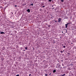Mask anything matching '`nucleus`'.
<instances>
[{"label": "nucleus", "instance_id": "nucleus-6", "mask_svg": "<svg viewBox=\"0 0 76 76\" xmlns=\"http://www.w3.org/2000/svg\"><path fill=\"white\" fill-rule=\"evenodd\" d=\"M0 34H4V32L3 31H2L1 32H0Z\"/></svg>", "mask_w": 76, "mask_h": 76}, {"label": "nucleus", "instance_id": "nucleus-9", "mask_svg": "<svg viewBox=\"0 0 76 76\" xmlns=\"http://www.w3.org/2000/svg\"><path fill=\"white\" fill-rule=\"evenodd\" d=\"M65 75H66V74H64L63 75H61V76H65Z\"/></svg>", "mask_w": 76, "mask_h": 76}, {"label": "nucleus", "instance_id": "nucleus-26", "mask_svg": "<svg viewBox=\"0 0 76 76\" xmlns=\"http://www.w3.org/2000/svg\"><path fill=\"white\" fill-rule=\"evenodd\" d=\"M72 44H73V43H71Z\"/></svg>", "mask_w": 76, "mask_h": 76}, {"label": "nucleus", "instance_id": "nucleus-24", "mask_svg": "<svg viewBox=\"0 0 76 76\" xmlns=\"http://www.w3.org/2000/svg\"><path fill=\"white\" fill-rule=\"evenodd\" d=\"M56 68H57V66H56Z\"/></svg>", "mask_w": 76, "mask_h": 76}, {"label": "nucleus", "instance_id": "nucleus-27", "mask_svg": "<svg viewBox=\"0 0 76 76\" xmlns=\"http://www.w3.org/2000/svg\"><path fill=\"white\" fill-rule=\"evenodd\" d=\"M54 9V8H53V9Z\"/></svg>", "mask_w": 76, "mask_h": 76}, {"label": "nucleus", "instance_id": "nucleus-13", "mask_svg": "<svg viewBox=\"0 0 76 76\" xmlns=\"http://www.w3.org/2000/svg\"><path fill=\"white\" fill-rule=\"evenodd\" d=\"M70 23H67L66 24H67V25H68L69 24H70Z\"/></svg>", "mask_w": 76, "mask_h": 76}, {"label": "nucleus", "instance_id": "nucleus-23", "mask_svg": "<svg viewBox=\"0 0 76 76\" xmlns=\"http://www.w3.org/2000/svg\"><path fill=\"white\" fill-rule=\"evenodd\" d=\"M31 74H30L29 75V76H31Z\"/></svg>", "mask_w": 76, "mask_h": 76}, {"label": "nucleus", "instance_id": "nucleus-14", "mask_svg": "<svg viewBox=\"0 0 76 76\" xmlns=\"http://www.w3.org/2000/svg\"><path fill=\"white\" fill-rule=\"evenodd\" d=\"M63 47L64 48H66V46H63Z\"/></svg>", "mask_w": 76, "mask_h": 76}, {"label": "nucleus", "instance_id": "nucleus-28", "mask_svg": "<svg viewBox=\"0 0 76 76\" xmlns=\"http://www.w3.org/2000/svg\"><path fill=\"white\" fill-rule=\"evenodd\" d=\"M62 33H63V31L62 32Z\"/></svg>", "mask_w": 76, "mask_h": 76}, {"label": "nucleus", "instance_id": "nucleus-34", "mask_svg": "<svg viewBox=\"0 0 76 76\" xmlns=\"http://www.w3.org/2000/svg\"><path fill=\"white\" fill-rule=\"evenodd\" d=\"M70 76V75H69Z\"/></svg>", "mask_w": 76, "mask_h": 76}, {"label": "nucleus", "instance_id": "nucleus-2", "mask_svg": "<svg viewBox=\"0 0 76 76\" xmlns=\"http://www.w3.org/2000/svg\"><path fill=\"white\" fill-rule=\"evenodd\" d=\"M65 28H67L68 25L67 24H66L65 25Z\"/></svg>", "mask_w": 76, "mask_h": 76}, {"label": "nucleus", "instance_id": "nucleus-31", "mask_svg": "<svg viewBox=\"0 0 76 76\" xmlns=\"http://www.w3.org/2000/svg\"><path fill=\"white\" fill-rule=\"evenodd\" d=\"M63 51H64V50H63Z\"/></svg>", "mask_w": 76, "mask_h": 76}, {"label": "nucleus", "instance_id": "nucleus-8", "mask_svg": "<svg viewBox=\"0 0 76 76\" xmlns=\"http://www.w3.org/2000/svg\"><path fill=\"white\" fill-rule=\"evenodd\" d=\"M27 48H28V47L27 46L26 47V48H25V50H27Z\"/></svg>", "mask_w": 76, "mask_h": 76}, {"label": "nucleus", "instance_id": "nucleus-17", "mask_svg": "<svg viewBox=\"0 0 76 76\" xmlns=\"http://www.w3.org/2000/svg\"><path fill=\"white\" fill-rule=\"evenodd\" d=\"M52 0H49V1H50V2H51V1Z\"/></svg>", "mask_w": 76, "mask_h": 76}, {"label": "nucleus", "instance_id": "nucleus-1", "mask_svg": "<svg viewBox=\"0 0 76 76\" xmlns=\"http://www.w3.org/2000/svg\"><path fill=\"white\" fill-rule=\"evenodd\" d=\"M61 20V18H59L58 19V22H60Z\"/></svg>", "mask_w": 76, "mask_h": 76}, {"label": "nucleus", "instance_id": "nucleus-5", "mask_svg": "<svg viewBox=\"0 0 76 76\" xmlns=\"http://www.w3.org/2000/svg\"><path fill=\"white\" fill-rule=\"evenodd\" d=\"M27 12H30V10H29V9H28L27 10Z\"/></svg>", "mask_w": 76, "mask_h": 76}, {"label": "nucleus", "instance_id": "nucleus-32", "mask_svg": "<svg viewBox=\"0 0 76 76\" xmlns=\"http://www.w3.org/2000/svg\"><path fill=\"white\" fill-rule=\"evenodd\" d=\"M52 7H53V6H52Z\"/></svg>", "mask_w": 76, "mask_h": 76}, {"label": "nucleus", "instance_id": "nucleus-21", "mask_svg": "<svg viewBox=\"0 0 76 76\" xmlns=\"http://www.w3.org/2000/svg\"><path fill=\"white\" fill-rule=\"evenodd\" d=\"M42 7H45V6H43Z\"/></svg>", "mask_w": 76, "mask_h": 76}, {"label": "nucleus", "instance_id": "nucleus-11", "mask_svg": "<svg viewBox=\"0 0 76 76\" xmlns=\"http://www.w3.org/2000/svg\"><path fill=\"white\" fill-rule=\"evenodd\" d=\"M60 53H63V51L62 50H61V51H60Z\"/></svg>", "mask_w": 76, "mask_h": 76}, {"label": "nucleus", "instance_id": "nucleus-30", "mask_svg": "<svg viewBox=\"0 0 76 76\" xmlns=\"http://www.w3.org/2000/svg\"><path fill=\"white\" fill-rule=\"evenodd\" d=\"M1 37V36L0 35V38Z\"/></svg>", "mask_w": 76, "mask_h": 76}, {"label": "nucleus", "instance_id": "nucleus-7", "mask_svg": "<svg viewBox=\"0 0 76 76\" xmlns=\"http://www.w3.org/2000/svg\"><path fill=\"white\" fill-rule=\"evenodd\" d=\"M55 21V22H58V20H54Z\"/></svg>", "mask_w": 76, "mask_h": 76}, {"label": "nucleus", "instance_id": "nucleus-12", "mask_svg": "<svg viewBox=\"0 0 76 76\" xmlns=\"http://www.w3.org/2000/svg\"><path fill=\"white\" fill-rule=\"evenodd\" d=\"M58 67H60L61 66L60 64H59L58 65H57Z\"/></svg>", "mask_w": 76, "mask_h": 76}, {"label": "nucleus", "instance_id": "nucleus-15", "mask_svg": "<svg viewBox=\"0 0 76 76\" xmlns=\"http://www.w3.org/2000/svg\"><path fill=\"white\" fill-rule=\"evenodd\" d=\"M61 2H63L64 1V0H61Z\"/></svg>", "mask_w": 76, "mask_h": 76}, {"label": "nucleus", "instance_id": "nucleus-33", "mask_svg": "<svg viewBox=\"0 0 76 76\" xmlns=\"http://www.w3.org/2000/svg\"><path fill=\"white\" fill-rule=\"evenodd\" d=\"M51 18H53L51 17Z\"/></svg>", "mask_w": 76, "mask_h": 76}, {"label": "nucleus", "instance_id": "nucleus-25", "mask_svg": "<svg viewBox=\"0 0 76 76\" xmlns=\"http://www.w3.org/2000/svg\"><path fill=\"white\" fill-rule=\"evenodd\" d=\"M66 32L67 33V30H66Z\"/></svg>", "mask_w": 76, "mask_h": 76}, {"label": "nucleus", "instance_id": "nucleus-18", "mask_svg": "<svg viewBox=\"0 0 76 76\" xmlns=\"http://www.w3.org/2000/svg\"><path fill=\"white\" fill-rule=\"evenodd\" d=\"M50 26H51V25H48V27H50Z\"/></svg>", "mask_w": 76, "mask_h": 76}, {"label": "nucleus", "instance_id": "nucleus-4", "mask_svg": "<svg viewBox=\"0 0 76 76\" xmlns=\"http://www.w3.org/2000/svg\"><path fill=\"white\" fill-rule=\"evenodd\" d=\"M56 70L55 69H54L53 71V73H56Z\"/></svg>", "mask_w": 76, "mask_h": 76}, {"label": "nucleus", "instance_id": "nucleus-10", "mask_svg": "<svg viewBox=\"0 0 76 76\" xmlns=\"http://www.w3.org/2000/svg\"><path fill=\"white\" fill-rule=\"evenodd\" d=\"M30 5H31V6H34V4H30Z\"/></svg>", "mask_w": 76, "mask_h": 76}, {"label": "nucleus", "instance_id": "nucleus-22", "mask_svg": "<svg viewBox=\"0 0 76 76\" xmlns=\"http://www.w3.org/2000/svg\"><path fill=\"white\" fill-rule=\"evenodd\" d=\"M15 7H17V5H15Z\"/></svg>", "mask_w": 76, "mask_h": 76}, {"label": "nucleus", "instance_id": "nucleus-19", "mask_svg": "<svg viewBox=\"0 0 76 76\" xmlns=\"http://www.w3.org/2000/svg\"><path fill=\"white\" fill-rule=\"evenodd\" d=\"M51 75V73H50L49 74V76H50V75Z\"/></svg>", "mask_w": 76, "mask_h": 76}, {"label": "nucleus", "instance_id": "nucleus-3", "mask_svg": "<svg viewBox=\"0 0 76 76\" xmlns=\"http://www.w3.org/2000/svg\"><path fill=\"white\" fill-rule=\"evenodd\" d=\"M4 60V58H1V60H2V61H3V60Z\"/></svg>", "mask_w": 76, "mask_h": 76}, {"label": "nucleus", "instance_id": "nucleus-16", "mask_svg": "<svg viewBox=\"0 0 76 76\" xmlns=\"http://www.w3.org/2000/svg\"><path fill=\"white\" fill-rule=\"evenodd\" d=\"M45 76H48V74H45Z\"/></svg>", "mask_w": 76, "mask_h": 76}, {"label": "nucleus", "instance_id": "nucleus-20", "mask_svg": "<svg viewBox=\"0 0 76 76\" xmlns=\"http://www.w3.org/2000/svg\"><path fill=\"white\" fill-rule=\"evenodd\" d=\"M58 64H59L58 63L57 64V66H58Z\"/></svg>", "mask_w": 76, "mask_h": 76}, {"label": "nucleus", "instance_id": "nucleus-29", "mask_svg": "<svg viewBox=\"0 0 76 76\" xmlns=\"http://www.w3.org/2000/svg\"><path fill=\"white\" fill-rule=\"evenodd\" d=\"M68 54H69V53H68Z\"/></svg>", "mask_w": 76, "mask_h": 76}]
</instances>
